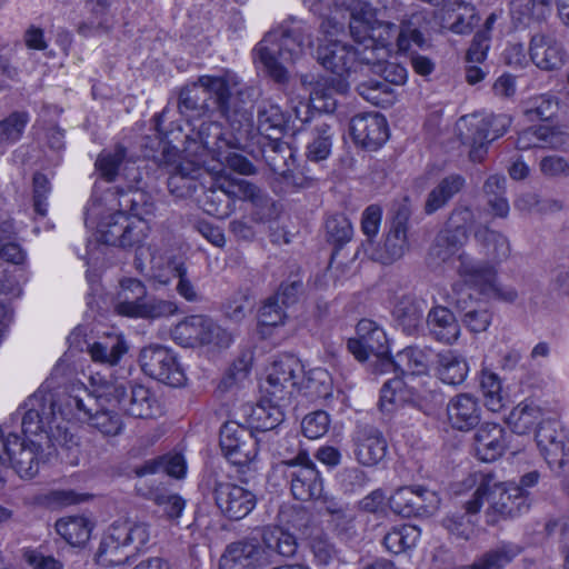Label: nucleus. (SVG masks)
<instances>
[{"instance_id":"1","label":"nucleus","mask_w":569,"mask_h":569,"mask_svg":"<svg viewBox=\"0 0 569 569\" xmlns=\"http://www.w3.org/2000/svg\"><path fill=\"white\" fill-rule=\"evenodd\" d=\"M246 93L233 76H201L180 90L178 110L192 118L218 110L234 131L236 142L240 143L251 132L250 113L242 107Z\"/></svg>"},{"instance_id":"2","label":"nucleus","mask_w":569,"mask_h":569,"mask_svg":"<svg viewBox=\"0 0 569 569\" xmlns=\"http://www.w3.org/2000/svg\"><path fill=\"white\" fill-rule=\"evenodd\" d=\"M428 27V16L423 11L411 13L397 27L392 22L378 20L363 8L357 10L350 7V34L353 41L362 46L365 61L377 60V56H388L393 47L399 51H408L412 44L420 49L428 47L425 37Z\"/></svg>"},{"instance_id":"3","label":"nucleus","mask_w":569,"mask_h":569,"mask_svg":"<svg viewBox=\"0 0 569 569\" xmlns=\"http://www.w3.org/2000/svg\"><path fill=\"white\" fill-rule=\"evenodd\" d=\"M313 28L303 20L290 18L268 31L256 44L253 57L277 83L289 81L284 63H295L313 46Z\"/></svg>"},{"instance_id":"4","label":"nucleus","mask_w":569,"mask_h":569,"mask_svg":"<svg viewBox=\"0 0 569 569\" xmlns=\"http://www.w3.org/2000/svg\"><path fill=\"white\" fill-rule=\"evenodd\" d=\"M298 550L295 535L280 527H266L261 540L244 537L227 545L220 557V569H263L274 561V557L292 558Z\"/></svg>"},{"instance_id":"5","label":"nucleus","mask_w":569,"mask_h":569,"mask_svg":"<svg viewBox=\"0 0 569 569\" xmlns=\"http://www.w3.org/2000/svg\"><path fill=\"white\" fill-rule=\"evenodd\" d=\"M485 497L489 502L490 523L497 522L499 518L517 517L529 509L528 493L512 481H501L492 472L479 473V486L465 502L466 513H478Z\"/></svg>"},{"instance_id":"6","label":"nucleus","mask_w":569,"mask_h":569,"mask_svg":"<svg viewBox=\"0 0 569 569\" xmlns=\"http://www.w3.org/2000/svg\"><path fill=\"white\" fill-rule=\"evenodd\" d=\"M198 202L202 210L218 219L228 218L236 209L237 200L250 201L259 209L272 204L268 194L246 179H218L202 188Z\"/></svg>"},{"instance_id":"7","label":"nucleus","mask_w":569,"mask_h":569,"mask_svg":"<svg viewBox=\"0 0 569 569\" xmlns=\"http://www.w3.org/2000/svg\"><path fill=\"white\" fill-rule=\"evenodd\" d=\"M149 525L142 521H114L104 532L96 553L97 561L102 566H119L130 558L123 553L124 549L132 548L140 551L149 541Z\"/></svg>"},{"instance_id":"8","label":"nucleus","mask_w":569,"mask_h":569,"mask_svg":"<svg viewBox=\"0 0 569 569\" xmlns=\"http://www.w3.org/2000/svg\"><path fill=\"white\" fill-rule=\"evenodd\" d=\"M284 479L290 485L295 499L309 501L322 496L323 482L316 465L306 451H300L295 458L279 463Z\"/></svg>"},{"instance_id":"9","label":"nucleus","mask_w":569,"mask_h":569,"mask_svg":"<svg viewBox=\"0 0 569 569\" xmlns=\"http://www.w3.org/2000/svg\"><path fill=\"white\" fill-rule=\"evenodd\" d=\"M173 340L182 347L194 348L204 345L228 347L231 336L211 318L193 315L184 318L171 331Z\"/></svg>"},{"instance_id":"10","label":"nucleus","mask_w":569,"mask_h":569,"mask_svg":"<svg viewBox=\"0 0 569 569\" xmlns=\"http://www.w3.org/2000/svg\"><path fill=\"white\" fill-rule=\"evenodd\" d=\"M536 441L551 470L558 475L569 473L567 435L558 420H541L536 430Z\"/></svg>"},{"instance_id":"11","label":"nucleus","mask_w":569,"mask_h":569,"mask_svg":"<svg viewBox=\"0 0 569 569\" xmlns=\"http://www.w3.org/2000/svg\"><path fill=\"white\" fill-rule=\"evenodd\" d=\"M142 371L168 386L180 387L186 377L176 355L167 347L153 345L144 347L139 355Z\"/></svg>"},{"instance_id":"12","label":"nucleus","mask_w":569,"mask_h":569,"mask_svg":"<svg viewBox=\"0 0 569 569\" xmlns=\"http://www.w3.org/2000/svg\"><path fill=\"white\" fill-rule=\"evenodd\" d=\"M220 447L236 466H246L258 455V440L240 421H228L220 429Z\"/></svg>"},{"instance_id":"13","label":"nucleus","mask_w":569,"mask_h":569,"mask_svg":"<svg viewBox=\"0 0 569 569\" xmlns=\"http://www.w3.org/2000/svg\"><path fill=\"white\" fill-rule=\"evenodd\" d=\"M362 46L355 41V46L341 41H331L320 44L317 49L316 59L327 70L343 77L358 68L365 67Z\"/></svg>"},{"instance_id":"14","label":"nucleus","mask_w":569,"mask_h":569,"mask_svg":"<svg viewBox=\"0 0 569 569\" xmlns=\"http://www.w3.org/2000/svg\"><path fill=\"white\" fill-rule=\"evenodd\" d=\"M108 395L127 415L148 419L160 412V407L153 392L143 385L130 383L129 392L124 385L107 387Z\"/></svg>"},{"instance_id":"15","label":"nucleus","mask_w":569,"mask_h":569,"mask_svg":"<svg viewBox=\"0 0 569 569\" xmlns=\"http://www.w3.org/2000/svg\"><path fill=\"white\" fill-rule=\"evenodd\" d=\"M98 232L103 243L120 248L137 246L146 238L144 222L131 220L122 210L101 221Z\"/></svg>"},{"instance_id":"16","label":"nucleus","mask_w":569,"mask_h":569,"mask_svg":"<svg viewBox=\"0 0 569 569\" xmlns=\"http://www.w3.org/2000/svg\"><path fill=\"white\" fill-rule=\"evenodd\" d=\"M212 495L220 512L230 520H241L256 507L252 491L229 481L214 480Z\"/></svg>"},{"instance_id":"17","label":"nucleus","mask_w":569,"mask_h":569,"mask_svg":"<svg viewBox=\"0 0 569 569\" xmlns=\"http://www.w3.org/2000/svg\"><path fill=\"white\" fill-rule=\"evenodd\" d=\"M96 168L100 177L108 182L122 177L127 183L137 186L143 180L140 167L122 144H117L111 150H103L96 160Z\"/></svg>"},{"instance_id":"18","label":"nucleus","mask_w":569,"mask_h":569,"mask_svg":"<svg viewBox=\"0 0 569 569\" xmlns=\"http://www.w3.org/2000/svg\"><path fill=\"white\" fill-rule=\"evenodd\" d=\"M57 401L51 393L37 392L18 409L21 416V428L24 436H37L47 432V428L56 419Z\"/></svg>"},{"instance_id":"19","label":"nucleus","mask_w":569,"mask_h":569,"mask_svg":"<svg viewBox=\"0 0 569 569\" xmlns=\"http://www.w3.org/2000/svg\"><path fill=\"white\" fill-rule=\"evenodd\" d=\"M302 372L299 360L292 356H284L276 360L268 373L264 391L268 396L282 403H290L297 386V379Z\"/></svg>"},{"instance_id":"20","label":"nucleus","mask_w":569,"mask_h":569,"mask_svg":"<svg viewBox=\"0 0 569 569\" xmlns=\"http://www.w3.org/2000/svg\"><path fill=\"white\" fill-rule=\"evenodd\" d=\"M293 111L295 119H292L289 112L282 110L279 104L270 100L261 101L257 110V128L262 138L282 137L286 133L298 131L299 127L296 124V120L303 123L308 118L302 119L300 117V109L298 107Z\"/></svg>"},{"instance_id":"21","label":"nucleus","mask_w":569,"mask_h":569,"mask_svg":"<svg viewBox=\"0 0 569 569\" xmlns=\"http://www.w3.org/2000/svg\"><path fill=\"white\" fill-rule=\"evenodd\" d=\"M290 403L276 401L274 398L262 399L256 405L244 403L239 408L240 422L249 430L269 431L277 428L284 420V408Z\"/></svg>"},{"instance_id":"22","label":"nucleus","mask_w":569,"mask_h":569,"mask_svg":"<svg viewBox=\"0 0 569 569\" xmlns=\"http://www.w3.org/2000/svg\"><path fill=\"white\" fill-rule=\"evenodd\" d=\"M108 397L110 395H108L107 389L103 393L93 395L82 383L72 385L60 400L59 412L66 418L74 417L78 420L89 422L94 411L101 407V402L110 401Z\"/></svg>"},{"instance_id":"23","label":"nucleus","mask_w":569,"mask_h":569,"mask_svg":"<svg viewBox=\"0 0 569 569\" xmlns=\"http://www.w3.org/2000/svg\"><path fill=\"white\" fill-rule=\"evenodd\" d=\"M357 338L348 340V350L359 361L370 356L388 353V339L382 328L369 319H362L357 325Z\"/></svg>"},{"instance_id":"24","label":"nucleus","mask_w":569,"mask_h":569,"mask_svg":"<svg viewBox=\"0 0 569 569\" xmlns=\"http://www.w3.org/2000/svg\"><path fill=\"white\" fill-rule=\"evenodd\" d=\"M350 133L357 144L377 150L388 139V124L377 112L358 113L351 118Z\"/></svg>"},{"instance_id":"25","label":"nucleus","mask_w":569,"mask_h":569,"mask_svg":"<svg viewBox=\"0 0 569 569\" xmlns=\"http://www.w3.org/2000/svg\"><path fill=\"white\" fill-rule=\"evenodd\" d=\"M507 114H490L472 124L470 159L480 161L486 152L485 147L503 136L510 126Z\"/></svg>"},{"instance_id":"26","label":"nucleus","mask_w":569,"mask_h":569,"mask_svg":"<svg viewBox=\"0 0 569 569\" xmlns=\"http://www.w3.org/2000/svg\"><path fill=\"white\" fill-rule=\"evenodd\" d=\"M529 53L532 62L546 71L560 69L567 58L563 46L553 36L545 33L531 38Z\"/></svg>"},{"instance_id":"27","label":"nucleus","mask_w":569,"mask_h":569,"mask_svg":"<svg viewBox=\"0 0 569 569\" xmlns=\"http://www.w3.org/2000/svg\"><path fill=\"white\" fill-rule=\"evenodd\" d=\"M355 443L356 459L362 466H376L386 457L387 441L375 427H360L356 433Z\"/></svg>"},{"instance_id":"28","label":"nucleus","mask_w":569,"mask_h":569,"mask_svg":"<svg viewBox=\"0 0 569 569\" xmlns=\"http://www.w3.org/2000/svg\"><path fill=\"white\" fill-rule=\"evenodd\" d=\"M202 176H208L203 167L191 160H183L168 178V189L177 198L191 197L199 188H204L199 181Z\"/></svg>"},{"instance_id":"29","label":"nucleus","mask_w":569,"mask_h":569,"mask_svg":"<svg viewBox=\"0 0 569 569\" xmlns=\"http://www.w3.org/2000/svg\"><path fill=\"white\" fill-rule=\"evenodd\" d=\"M458 260L457 271L463 281L481 295H490L492 282L497 280L496 269L488 262L473 260L467 253L459 254Z\"/></svg>"},{"instance_id":"30","label":"nucleus","mask_w":569,"mask_h":569,"mask_svg":"<svg viewBox=\"0 0 569 569\" xmlns=\"http://www.w3.org/2000/svg\"><path fill=\"white\" fill-rule=\"evenodd\" d=\"M116 0H86V8L90 12V19L78 26V33L82 37L109 34L117 21L111 13Z\"/></svg>"},{"instance_id":"31","label":"nucleus","mask_w":569,"mask_h":569,"mask_svg":"<svg viewBox=\"0 0 569 569\" xmlns=\"http://www.w3.org/2000/svg\"><path fill=\"white\" fill-rule=\"evenodd\" d=\"M506 430L498 423L486 422L475 433V451L482 461H495L507 448Z\"/></svg>"},{"instance_id":"32","label":"nucleus","mask_w":569,"mask_h":569,"mask_svg":"<svg viewBox=\"0 0 569 569\" xmlns=\"http://www.w3.org/2000/svg\"><path fill=\"white\" fill-rule=\"evenodd\" d=\"M447 413L451 426L461 431L473 429L481 420L479 402L469 393L453 397L447 406Z\"/></svg>"},{"instance_id":"33","label":"nucleus","mask_w":569,"mask_h":569,"mask_svg":"<svg viewBox=\"0 0 569 569\" xmlns=\"http://www.w3.org/2000/svg\"><path fill=\"white\" fill-rule=\"evenodd\" d=\"M430 336L442 343L452 345L460 336V326L451 310L433 307L426 319Z\"/></svg>"},{"instance_id":"34","label":"nucleus","mask_w":569,"mask_h":569,"mask_svg":"<svg viewBox=\"0 0 569 569\" xmlns=\"http://www.w3.org/2000/svg\"><path fill=\"white\" fill-rule=\"evenodd\" d=\"M466 186V179L458 173L443 177L427 194L423 211L430 216L446 207Z\"/></svg>"},{"instance_id":"35","label":"nucleus","mask_w":569,"mask_h":569,"mask_svg":"<svg viewBox=\"0 0 569 569\" xmlns=\"http://www.w3.org/2000/svg\"><path fill=\"white\" fill-rule=\"evenodd\" d=\"M261 154L267 166L277 174L289 171L296 162L295 152L281 137L262 138Z\"/></svg>"},{"instance_id":"36","label":"nucleus","mask_w":569,"mask_h":569,"mask_svg":"<svg viewBox=\"0 0 569 569\" xmlns=\"http://www.w3.org/2000/svg\"><path fill=\"white\" fill-rule=\"evenodd\" d=\"M127 189L128 191L117 188L120 194L119 207L122 211H129L137 220L143 221L144 217L151 216L154 210L151 196L143 190L142 181L137 186L127 183Z\"/></svg>"},{"instance_id":"37","label":"nucleus","mask_w":569,"mask_h":569,"mask_svg":"<svg viewBox=\"0 0 569 569\" xmlns=\"http://www.w3.org/2000/svg\"><path fill=\"white\" fill-rule=\"evenodd\" d=\"M436 355L429 347H407L396 355V365L401 373L426 375L433 367Z\"/></svg>"},{"instance_id":"38","label":"nucleus","mask_w":569,"mask_h":569,"mask_svg":"<svg viewBox=\"0 0 569 569\" xmlns=\"http://www.w3.org/2000/svg\"><path fill=\"white\" fill-rule=\"evenodd\" d=\"M433 367L439 379L452 386L462 383L469 371L466 359L453 350L437 352Z\"/></svg>"},{"instance_id":"39","label":"nucleus","mask_w":569,"mask_h":569,"mask_svg":"<svg viewBox=\"0 0 569 569\" xmlns=\"http://www.w3.org/2000/svg\"><path fill=\"white\" fill-rule=\"evenodd\" d=\"M426 302L411 296L400 298L393 315L398 326L407 335H415L421 327Z\"/></svg>"},{"instance_id":"40","label":"nucleus","mask_w":569,"mask_h":569,"mask_svg":"<svg viewBox=\"0 0 569 569\" xmlns=\"http://www.w3.org/2000/svg\"><path fill=\"white\" fill-rule=\"evenodd\" d=\"M40 445L19 438V447L12 450V459L7 462L21 478L31 479L39 471Z\"/></svg>"},{"instance_id":"41","label":"nucleus","mask_w":569,"mask_h":569,"mask_svg":"<svg viewBox=\"0 0 569 569\" xmlns=\"http://www.w3.org/2000/svg\"><path fill=\"white\" fill-rule=\"evenodd\" d=\"M146 297L147 288L140 280L122 279L116 298V311L122 316L133 317Z\"/></svg>"},{"instance_id":"42","label":"nucleus","mask_w":569,"mask_h":569,"mask_svg":"<svg viewBox=\"0 0 569 569\" xmlns=\"http://www.w3.org/2000/svg\"><path fill=\"white\" fill-rule=\"evenodd\" d=\"M128 348L124 340L119 336H109L88 347V352L94 362L108 366L119 363Z\"/></svg>"},{"instance_id":"43","label":"nucleus","mask_w":569,"mask_h":569,"mask_svg":"<svg viewBox=\"0 0 569 569\" xmlns=\"http://www.w3.org/2000/svg\"><path fill=\"white\" fill-rule=\"evenodd\" d=\"M546 420L542 409L533 402H521L512 409L508 423L518 435L529 433L539 422Z\"/></svg>"},{"instance_id":"44","label":"nucleus","mask_w":569,"mask_h":569,"mask_svg":"<svg viewBox=\"0 0 569 569\" xmlns=\"http://www.w3.org/2000/svg\"><path fill=\"white\" fill-rule=\"evenodd\" d=\"M56 530L71 546H81L89 540L92 525L84 517H69L59 519Z\"/></svg>"},{"instance_id":"45","label":"nucleus","mask_w":569,"mask_h":569,"mask_svg":"<svg viewBox=\"0 0 569 569\" xmlns=\"http://www.w3.org/2000/svg\"><path fill=\"white\" fill-rule=\"evenodd\" d=\"M333 134L331 124L327 122L317 124L307 144V159L313 162L327 159L331 152Z\"/></svg>"},{"instance_id":"46","label":"nucleus","mask_w":569,"mask_h":569,"mask_svg":"<svg viewBox=\"0 0 569 569\" xmlns=\"http://www.w3.org/2000/svg\"><path fill=\"white\" fill-rule=\"evenodd\" d=\"M408 249L407 233L390 228L383 244L376 250L373 259L382 264H391L401 259Z\"/></svg>"},{"instance_id":"47","label":"nucleus","mask_w":569,"mask_h":569,"mask_svg":"<svg viewBox=\"0 0 569 569\" xmlns=\"http://www.w3.org/2000/svg\"><path fill=\"white\" fill-rule=\"evenodd\" d=\"M335 84H317L316 88L310 92V106L319 111L326 113H332L337 108V100L335 98L336 92L343 93L348 89L346 81L339 79L333 81Z\"/></svg>"},{"instance_id":"48","label":"nucleus","mask_w":569,"mask_h":569,"mask_svg":"<svg viewBox=\"0 0 569 569\" xmlns=\"http://www.w3.org/2000/svg\"><path fill=\"white\" fill-rule=\"evenodd\" d=\"M420 538V529L412 525L392 528L383 537L386 549L395 555L401 553L416 546Z\"/></svg>"},{"instance_id":"49","label":"nucleus","mask_w":569,"mask_h":569,"mask_svg":"<svg viewBox=\"0 0 569 569\" xmlns=\"http://www.w3.org/2000/svg\"><path fill=\"white\" fill-rule=\"evenodd\" d=\"M162 472L174 478H182L186 473V462L181 455L164 456L154 460L144 462L143 466L136 469L139 477Z\"/></svg>"},{"instance_id":"50","label":"nucleus","mask_w":569,"mask_h":569,"mask_svg":"<svg viewBox=\"0 0 569 569\" xmlns=\"http://www.w3.org/2000/svg\"><path fill=\"white\" fill-rule=\"evenodd\" d=\"M476 238L485 246L486 254L495 262H501L510 256V243L506 236L487 227L476 232Z\"/></svg>"},{"instance_id":"51","label":"nucleus","mask_w":569,"mask_h":569,"mask_svg":"<svg viewBox=\"0 0 569 569\" xmlns=\"http://www.w3.org/2000/svg\"><path fill=\"white\" fill-rule=\"evenodd\" d=\"M412 391L408 389L399 377L387 380L381 388L380 408L383 411H391L395 407L410 402Z\"/></svg>"},{"instance_id":"52","label":"nucleus","mask_w":569,"mask_h":569,"mask_svg":"<svg viewBox=\"0 0 569 569\" xmlns=\"http://www.w3.org/2000/svg\"><path fill=\"white\" fill-rule=\"evenodd\" d=\"M386 57L377 56V60L365 61V67H368L372 73L379 76V80L386 82L389 88L390 84H403L407 79L406 68L395 62H388Z\"/></svg>"},{"instance_id":"53","label":"nucleus","mask_w":569,"mask_h":569,"mask_svg":"<svg viewBox=\"0 0 569 569\" xmlns=\"http://www.w3.org/2000/svg\"><path fill=\"white\" fill-rule=\"evenodd\" d=\"M197 137L206 150L218 157L222 154L223 148L231 146V141L224 138L222 127L214 121L202 122L199 126Z\"/></svg>"},{"instance_id":"54","label":"nucleus","mask_w":569,"mask_h":569,"mask_svg":"<svg viewBox=\"0 0 569 569\" xmlns=\"http://www.w3.org/2000/svg\"><path fill=\"white\" fill-rule=\"evenodd\" d=\"M480 389L485 397V406L492 412H498L503 407L501 381L495 372L482 370L480 376Z\"/></svg>"},{"instance_id":"55","label":"nucleus","mask_w":569,"mask_h":569,"mask_svg":"<svg viewBox=\"0 0 569 569\" xmlns=\"http://www.w3.org/2000/svg\"><path fill=\"white\" fill-rule=\"evenodd\" d=\"M104 402L94 411L89 423L104 436H117L123 429L122 418L113 409L106 408Z\"/></svg>"},{"instance_id":"56","label":"nucleus","mask_w":569,"mask_h":569,"mask_svg":"<svg viewBox=\"0 0 569 569\" xmlns=\"http://www.w3.org/2000/svg\"><path fill=\"white\" fill-rule=\"evenodd\" d=\"M327 241L336 248H341L351 240L353 229L349 219L343 214L328 217L325 224Z\"/></svg>"},{"instance_id":"57","label":"nucleus","mask_w":569,"mask_h":569,"mask_svg":"<svg viewBox=\"0 0 569 569\" xmlns=\"http://www.w3.org/2000/svg\"><path fill=\"white\" fill-rule=\"evenodd\" d=\"M465 301L458 300L457 308L462 312V323L475 333L485 332L491 323L492 312L483 306L467 309L462 306Z\"/></svg>"},{"instance_id":"58","label":"nucleus","mask_w":569,"mask_h":569,"mask_svg":"<svg viewBox=\"0 0 569 569\" xmlns=\"http://www.w3.org/2000/svg\"><path fill=\"white\" fill-rule=\"evenodd\" d=\"M558 112V101L555 97L549 94H541L531 98L525 110L528 120L548 121L551 120Z\"/></svg>"},{"instance_id":"59","label":"nucleus","mask_w":569,"mask_h":569,"mask_svg":"<svg viewBox=\"0 0 569 569\" xmlns=\"http://www.w3.org/2000/svg\"><path fill=\"white\" fill-rule=\"evenodd\" d=\"M177 312L178 306L176 302L157 298L147 299L146 297L133 317L158 319L172 316Z\"/></svg>"},{"instance_id":"60","label":"nucleus","mask_w":569,"mask_h":569,"mask_svg":"<svg viewBox=\"0 0 569 569\" xmlns=\"http://www.w3.org/2000/svg\"><path fill=\"white\" fill-rule=\"evenodd\" d=\"M551 138H553V133L548 127H531L519 133L516 147L519 150L546 148L551 143Z\"/></svg>"},{"instance_id":"61","label":"nucleus","mask_w":569,"mask_h":569,"mask_svg":"<svg viewBox=\"0 0 569 569\" xmlns=\"http://www.w3.org/2000/svg\"><path fill=\"white\" fill-rule=\"evenodd\" d=\"M29 121L26 112H13L8 118L0 121V143L16 142L22 136V132Z\"/></svg>"},{"instance_id":"62","label":"nucleus","mask_w":569,"mask_h":569,"mask_svg":"<svg viewBox=\"0 0 569 569\" xmlns=\"http://www.w3.org/2000/svg\"><path fill=\"white\" fill-rule=\"evenodd\" d=\"M416 488L401 487L389 499L391 510L401 517L416 516Z\"/></svg>"},{"instance_id":"63","label":"nucleus","mask_w":569,"mask_h":569,"mask_svg":"<svg viewBox=\"0 0 569 569\" xmlns=\"http://www.w3.org/2000/svg\"><path fill=\"white\" fill-rule=\"evenodd\" d=\"M452 6H457L459 10H462V12H459L456 16V19L449 29L458 34L470 33L473 27L479 22V17L476 13L475 8L459 0H455L450 7Z\"/></svg>"},{"instance_id":"64","label":"nucleus","mask_w":569,"mask_h":569,"mask_svg":"<svg viewBox=\"0 0 569 569\" xmlns=\"http://www.w3.org/2000/svg\"><path fill=\"white\" fill-rule=\"evenodd\" d=\"M330 426L329 415L323 410L308 413L301 421L302 433L309 439L325 436Z\"/></svg>"}]
</instances>
